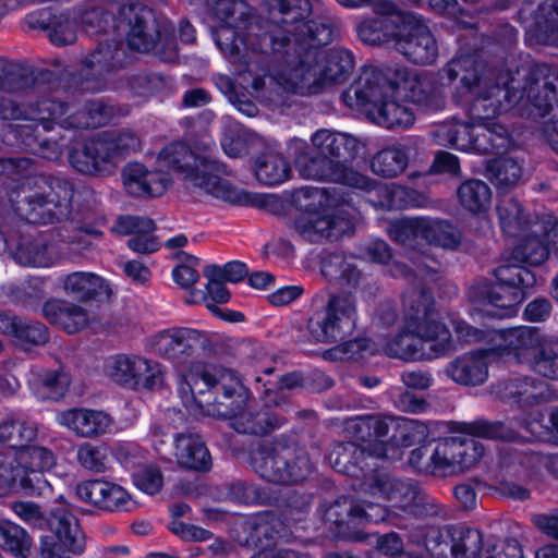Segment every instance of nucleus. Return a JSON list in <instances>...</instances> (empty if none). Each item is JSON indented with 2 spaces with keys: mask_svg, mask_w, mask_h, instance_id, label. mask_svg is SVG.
Instances as JSON below:
<instances>
[{
  "mask_svg": "<svg viewBox=\"0 0 558 558\" xmlns=\"http://www.w3.org/2000/svg\"><path fill=\"white\" fill-rule=\"evenodd\" d=\"M269 4L271 11L292 15L284 21L282 40L259 59L267 68L283 71L284 88L311 95L349 78L354 69L351 51L336 48L326 53L322 49L337 36L338 29L331 20H306L312 12L310 0H269Z\"/></svg>",
  "mask_w": 558,
  "mask_h": 558,
  "instance_id": "f257e3e1",
  "label": "nucleus"
},
{
  "mask_svg": "<svg viewBox=\"0 0 558 558\" xmlns=\"http://www.w3.org/2000/svg\"><path fill=\"white\" fill-rule=\"evenodd\" d=\"M387 456L385 445L348 441L336 445L329 453L332 468L353 477L363 476L362 492L388 500L401 511L417 518H435L445 513L444 506L421 484L412 478L398 477L386 469H374L368 474L369 459Z\"/></svg>",
  "mask_w": 558,
  "mask_h": 558,
  "instance_id": "f03ea898",
  "label": "nucleus"
},
{
  "mask_svg": "<svg viewBox=\"0 0 558 558\" xmlns=\"http://www.w3.org/2000/svg\"><path fill=\"white\" fill-rule=\"evenodd\" d=\"M214 14L220 24L211 28L215 43L234 64H246L245 52L258 60L267 51H274L282 40L286 22L292 15L280 13V19L264 16L244 0H216Z\"/></svg>",
  "mask_w": 558,
  "mask_h": 558,
  "instance_id": "7ed1b4c3",
  "label": "nucleus"
},
{
  "mask_svg": "<svg viewBox=\"0 0 558 558\" xmlns=\"http://www.w3.org/2000/svg\"><path fill=\"white\" fill-rule=\"evenodd\" d=\"M408 81L409 70L403 65L364 68L342 98L349 107L374 106L377 123L387 129L408 128L415 119L412 110L393 100Z\"/></svg>",
  "mask_w": 558,
  "mask_h": 558,
  "instance_id": "20e7f679",
  "label": "nucleus"
},
{
  "mask_svg": "<svg viewBox=\"0 0 558 558\" xmlns=\"http://www.w3.org/2000/svg\"><path fill=\"white\" fill-rule=\"evenodd\" d=\"M311 143L317 158L299 159L298 167L303 177L326 180L363 191H373L377 182L352 168L363 148L362 142L352 134L320 129Z\"/></svg>",
  "mask_w": 558,
  "mask_h": 558,
  "instance_id": "39448f33",
  "label": "nucleus"
},
{
  "mask_svg": "<svg viewBox=\"0 0 558 558\" xmlns=\"http://www.w3.org/2000/svg\"><path fill=\"white\" fill-rule=\"evenodd\" d=\"M159 165L171 169L194 187L232 205H246L251 196L219 177V166L213 159L210 147L193 149L184 142L167 145L157 158Z\"/></svg>",
  "mask_w": 558,
  "mask_h": 558,
  "instance_id": "423d86ee",
  "label": "nucleus"
},
{
  "mask_svg": "<svg viewBox=\"0 0 558 558\" xmlns=\"http://www.w3.org/2000/svg\"><path fill=\"white\" fill-rule=\"evenodd\" d=\"M186 383L197 405L213 416L231 417L247 401L248 391L238 374L221 365L193 363Z\"/></svg>",
  "mask_w": 558,
  "mask_h": 558,
  "instance_id": "0eeeda50",
  "label": "nucleus"
},
{
  "mask_svg": "<svg viewBox=\"0 0 558 558\" xmlns=\"http://www.w3.org/2000/svg\"><path fill=\"white\" fill-rule=\"evenodd\" d=\"M11 509L25 523L48 530L50 535L41 536L43 558H63L65 553L80 554L85 547V536L78 520L65 507L59 506L47 514L39 505L31 501L12 502Z\"/></svg>",
  "mask_w": 558,
  "mask_h": 558,
  "instance_id": "6e6552de",
  "label": "nucleus"
},
{
  "mask_svg": "<svg viewBox=\"0 0 558 558\" xmlns=\"http://www.w3.org/2000/svg\"><path fill=\"white\" fill-rule=\"evenodd\" d=\"M141 146L138 136L130 131L100 132L84 138L69 151V162L77 172L106 178L113 174L120 161Z\"/></svg>",
  "mask_w": 558,
  "mask_h": 558,
  "instance_id": "1a4fd4ad",
  "label": "nucleus"
},
{
  "mask_svg": "<svg viewBox=\"0 0 558 558\" xmlns=\"http://www.w3.org/2000/svg\"><path fill=\"white\" fill-rule=\"evenodd\" d=\"M252 463L262 478L279 485L303 483L315 469L306 449L287 435L262 444L255 450Z\"/></svg>",
  "mask_w": 558,
  "mask_h": 558,
  "instance_id": "9d476101",
  "label": "nucleus"
},
{
  "mask_svg": "<svg viewBox=\"0 0 558 558\" xmlns=\"http://www.w3.org/2000/svg\"><path fill=\"white\" fill-rule=\"evenodd\" d=\"M73 196L74 186L66 179L39 174L28 179L16 210L29 223L61 222L72 213Z\"/></svg>",
  "mask_w": 558,
  "mask_h": 558,
  "instance_id": "9b49d317",
  "label": "nucleus"
},
{
  "mask_svg": "<svg viewBox=\"0 0 558 558\" xmlns=\"http://www.w3.org/2000/svg\"><path fill=\"white\" fill-rule=\"evenodd\" d=\"M499 348L519 362H529L543 377L558 379V341L546 340L537 328L514 327L499 331Z\"/></svg>",
  "mask_w": 558,
  "mask_h": 558,
  "instance_id": "f8f14e48",
  "label": "nucleus"
},
{
  "mask_svg": "<svg viewBox=\"0 0 558 558\" xmlns=\"http://www.w3.org/2000/svg\"><path fill=\"white\" fill-rule=\"evenodd\" d=\"M494 94H502L509 106L518 105L525 98L539 110L541 116H545L554 106L558 108V74L547 64H535L529 69L522 86L511 80L505 86H497Z\"/></svg>",
  "mask_w": 558,
  "mask_h": 558,
  "instance_id": "ddd939ff",
  "label": "nucleus"
},
{
  "mask_svg": "<svg viewBox=\"0 0 558 558\" xmlns=\"http://www.w3.org/2000/svg\"><path fill=\"white\" fill-rule=\"evenodd\" d=\"M356 311L351 295H330L326 306L307 320V330L316 342H342L355 328Z\"/></svg>",
  "mask_w": 558,
  "mask_h": 558,
  "instance_id": "4468645a",
  "label": "nucleus"
},
{
  "mask_svg": "<svg viewBox=\"0 0 558 558\" xmlns=\"http://www.w3.org/2000/svg\"><path fill=\"white\" fill-rule=\"evenodd\" d=\"M132 62L124 43L120 39H105L78 61V74L87 89L101 90L106 77L125 69Z\"/></svg>",
  "mask_w": 558,
  "mask_h": 558,
  "instance_id": "2eb2a0df",
  "label": "nucleus"
},
{
  "mask_svg": "<svg viewBox=\"0 0 558 558\" xmlns=\"http://www.w3.org/2000/svg\"><path fill=\"white\" fill-rule=\"evenodd\" d=\"M21 459L28 463L3 469L2 478L9 490L26 496L41 495L49 488L44 471L54 465L53 453L44 448L28 445L22 449Z\"/></svg>",
  "mask_w": 558,
  "mask_h": 558,
  "instance_id": "dca6fc26",
  "label": "nucleus"
},
{
  "mask_svg": "<svg viewBox=\"0 0 558 558\" xmlns=\"http://www.w3.org/2000/svg\"><path fill=\"white\" fill-rule=\"evenodd\" d=\"M54 104L62 105L61 112L58 116H49L47 122L54 123L65 130H95L110 123V121L121 114V109L102 98H94L84 101L81 105L51 99Z\"/></svg>",
  "mask_w": 558,
  "mask_h": 558,
  "instance_id": "f3484780",
  "label": "nucleus"
},
{
  "mask_svg": "<svg viewBox=\"0 0 558 558\" xmlns=\"http://www.w3.org/2000/svg\"><path fill=\"white\" fill-rule=\"evenodd\" d=\"M156 354L177 363H185L197 350L203 356L216 353V345L206 332L192 328H173L158 332L151 341Z\"/></svg>",
  "mask_w": 558,
  "mask_h": 558,
  "instance_id": "a211bd4d",
  "label": "nucleus"
},
{
  "mask_svg": "<svg viewBox=\"0 0 558 558\" xmlns=\"http://www.w3.org/2000/svg\"><path fill=\"white\" fill-rule=\"evenodd\" d=\"M393 47L410 62L418 65L432 64L438 56L433 34L416 15H402Z\"/></svg>",
  "mask_w": 558,
  "mask_h": 558,
  "instance_id": "6ab92c4d",
  "label": "nucleus"
},
{
  "mask_svg": "<svg viewBox=\"0 0 558 558\" xmlns=\"http://www.w3.org/2000/svg\"><path fill=\"white\" fill-rule=\"evenodd\" d=\"M435 444L440 478L464 473L484 454L483 445L468 436L446 437Z\"/></svg>",
  "mask_w": 558,
  "mask_h": 558,
  "instance_id": "aec40b11",
  "label": "nucleus"
},
{
  "mask_svg": "<svg viewBox=\"0 0 558 558\" xmlns=\"http://www.w3.org/2000/svg\"><path fill=\"white\" fill-rule=\"evenodd\" d=\"M399 417L389 415H366L348 418L344 428L351 436L363 442L385 445L387 456L381 460H392L393 440L399 425Z\"/></svg>",
  "mask_w": 558,
  "mask_h": 558,
  "instance_id": "412c9836",
  "label": "nucleus"
},
{
  "mask_svg": "<svg viewBox=\"0 0 558 558\" xmlns=\"http://www.w3.org/2000/svg\"><path fill=\"white\" fill-rule=\"evenodd\" d=\"M283 524L272 513H256L234 524L235 541L248 548H266L281 537Z\"/></svg>",
  "mask_w": 558,
  "mask_h": 558,
  "instance_id": "4be33fe9",
  "label": "nucleus"
},
{
  "mask_svg": "<svg viewBox=\"0 0 558 558\" xmlns=\"http://www.w3.org/2000/svg\"><path fill=\"white\" fill-rule=\"evenodd\" d=\"M109 376L118 384L137 389H155L162 385L159 372H153L146 360L138 356L117 355L108 366Z\"/></svg>",
  "mask_w": 558,
  "mask_h": 558,
  "instance_id": "5701e85b",
  "label": "nucleus"
},
{
  "mask_svg": "<svg viewBox=\"0 0 558 558\" xmlns=\"http://www.w3.org/2000/svg\"><path fill=\"white\" fill-rule=\"evenodd\" d=\"M128 20L129 32L126 36L128 47L141 53H147L157 47L158 38L162 34L165 21H159L153 11L136 5L133 12L122 14Z\"/></svg>",
  "mask_w": 558,
  "mask_h": 558,
  "instance_id": "b1692460",
  "label": "nucleus"
},
{
  "mask_svg": "<svg viewBox=\"0 0 558 558\" xmlns=\"http://www.w3.org/2000/svg\"><path fill=\"white\" fill-rule=\"evenodd\" d=\"M525 474L524 456L518 451H506L500 456L498 472L495 474L489 489L514 500H526L531 493L519 483Z\"/></svg>",
  "mask_w": 558,
  "mask_h": 558,
  "instance_id": "393cba45",
  "label": "nucleus"
},
{
  "mask_svg": "<svg viewBox=\"0 0 558 558\" xmlns=\"http://www.w3.org/2000/svg\"><path fill=\"white\" fill-rule=\"evenodd\" d=\"M313 204L305 205L293 222L294 231L305 241L317 243L322 240H338L345 232L349 222L332 215H322L308 209Z\"/></svg>",
  "mask_w": 558,
  "mask_h": 558,
  "instance_id": "a878e982",
  "label": "nucleus"
},
{
  "mask_svg": "<svg viewBox=\"0 0 558 558\" xmlns=\"http://www.w3.org/2000/svg\"><path fill=\"white\" fill-rule=\"evenodd\" d=\"M121 177L126 193L143 198L161 196L172 183L167 172L149 171L140 162H129L122 169Z\"/></svg>",
  "mask_w": 558,
  "mask_h": 558,
  "instance_id": "bb28decb",
  "label": "nucleus"
},
{
  "mask_svg": "<svg viewBox=\"0 0 558 558\" xmlns=\"http://www.w3.org/2000/svg\"><path fill=\"white\" fill-rule=\"evenodd\" d=\"M32 123H10L8 131L15 138V143L26 151L37 154L46 159H57L62 154L64 146L63 140L45 136V130L40 121H31Z\"/></svg>",
  "mask_w": 558,
  "mask_h": 558,
  "instance_id": "cd10ccee",
  "label": "nucleus"
},
{
  "mask_svg": "<svg viewBox=\"0 0 558 558\" xmlns=\"http://www.w3.org/2000/svg\"><path fill=\"white\" fill-rule=\"evenodd\" d=\"M410 99L425 111H439L446 107V90L450 86L441 71L415 76L408 81Z\"/></svg>",
  "mask_w": 558,
  "mask_h": 558,
  "instance_id": "c85d7f7f",
  "label": "nucleus"
},
{
  "mask_svg": "<svg viewBox=\"0 0 558 558\" xmlns=\"http://www.w3.org/2000/svg\"><path fill=\"white\" fill-rule=\"evenodd\" d=\"M445 374L457 385L481 386L488 378L487 354L476 350L458 355L447 364Z\"/></svg>",
  "mask_w": 558,
  "mask_h": 558,
  "instance_id": "c756f323",
  "label": "nucleus"
},
{
  "mask_svg": "<svg viewBox=\"0 0 558 558\" xmlns=\"http://www.w3.org/2000/svg\"><path fill=\"white\" fill-rule=\"evenodd\" d=\"M75 490L80 499L102 510H120L130 502V495L123 487L104 480L84 481Z\"/></svg>",
  "mask_w": 558,
  "mask_h": 558,
  "instance_id": "7c9ffc66",
  "label": "nucleus"
},
{
  "mask_svg": "<svg viewBox=\"0 0 558 558\" xmlns=\"http://www.w3.org/2000/svg\"><path fill=\"white\" fill-rule=\"evenodd\" d=\"M61 109L62 105L54 104L48 98L24 105L13 98L0 96L1 121H40L45 130H50L51 123L47 122V119L49 116H58Z\"/></svg>",
  "mask_w": 558,
  "mask_h": 558,
  "instance_id": "2f4dec72",
  "label": "nucleus"
},
{
  "mask_svg": "<svg viewBox=\"0 0 558 558\" xmlns=\"http://www.w3.org/2000/svg\"><path fill=\"white\" fill-rule=\"evenodd\" d=\"M405 324L413 336L421 339V345L427 349L430 359L444 355L452 349L449 329L435 320L432 315L421 319L405 320Z\"/></svg>",
  "mask_w": 558,
  "mask_h": 558,
  "instance_id": "473e14b6",
  "label": "nucleus"
},
{
  "mask_svg": "<svg viewBox=\"0 0 558 558\" xmlns=\"http://www.w3.org/2000/svg\"><path fill=\"white\" fill-rule=\"evenodd\" d=\"M59 422L78 437L96 438L107 433L112 420L102 411L74 408L61 412Z\"/></svg>",
  "mask_w": 558,
  "mask_h": 558,
  "instance_id": "72a5a7b5",
  "label": "nucleus"
},
{
  "mask_svg": "<svg viewBox=\"0 0 558 558\" xmlns=\"http://www.w3.org/2000/svg\"><path fill=\"white\" fill-rule=\"evenodd\" d=\"M174 457L180 468L206 472L211 466V456L197 434H179L174 442Z\"/></svg>",
  "mask_w": 558,
  "mask_h": 558,
  "instance_id": "f704fd0d",
  "label": "nucleus"
},
{
  "mask_svg": "<svg viewBox=\"0 0 558 558\" xmlns=\"http://www.w3.org/2000/svg\"><path fill=\"white\" fill-rule=\"evenodd\" d=\"M232 427L241 434L264 436L282 426L287 418L269 409L242 408L230 417Z\"/></svg>",
  "mask_w": 558,
  "mask_h": 558,
  "instance_id": "c9c22d12",
  "label": "nucleus"
},
{
  "mask_svg": "<svg viewBox=\"0 0 558 558\" xmlns=\"http://www.w3.org/2000/svg\"><path fill=\"white\" fill-rule=\"evenodd\" d=\"M43 314L51 324L60 326L68 333L78 332L90 320L85 308L60 300L47 301L43 306Z\"/></svg>",
  "mask_w": 558,
  "mask_h": 558,
  "instance_id": "e433bc0d",
  "label": "nucleus"
},
{
  "mask_svg": "<svg viewBox=\"0 0 558 558\" xmlns=\"http://www.w3.org/2000/svg\"><path fill=\"white\" fill-rule=\"evenodd\" d=\"M533 45L558 47V0H544L535 11V24L529 32Z\"/></svg>",
  "mask_w": 558,
  "mask_h": 558,
  "instance_id": "4c0bfd02",
  "label": "nucleus"
},
{
  "mask_svg": "<svg viewBox=\"0 0 558 558\" xmlns=\"http://www.w3.org/2000/svg\"><path fill=\"white\" fill-rule=\"evenodd\" d=\"M485 65L475 56H461L450 60L441 71L451 85L457 78L468 92H473L483 83Z\"/></svg>",
  "mask_w": 558,
  "mask_h": 558,
  "instance_id": "58836bf2",
  "label": "nucleus"
},
{
  "mask_svg": "<svg viewBox=\"0 0 558 558\" xmlns=\"http://www.w3.org/2000/svg\"><path fill=\"white\" fill-rule=\"evenodd\" d=\"M64 290L68 294L81 302L94 299H109L111 290L105 283V280L92 272H73L65 277L63 281Z\"/></svg>",
  "mask_w": 558,
  "mask_h": 558,
  "instance_id": "ea45409f",
  "label": "nucleus"
},
{
  "mask_svg": "<svg viewBox=\"0 0 558 558\" xmlns=\"http://www.w3.org/2000/svg\"><path fill=\"white\" fill-rule=\"evenodd\" d=\"M473 137V151L478 154L504 153L511 145L508 129L493 121L476 123Z\"/></svg>",
  "mask_w": 558,
  "mask_h": 558,
  "instance_id": "a19ab883",
  "label": "nucleus"
},
{
  "mask_svg": "<svg viewBox=\"0 0 558 558\" xmlns=\"http://www.w3.org/2000/svg\"><path fill=\"white\" fill-rule=\"evenodd\" d=\"M32 26L45 31L56 46L72 45L77 38L76 22L65 12H49L47 17L37 20Z\"/></svg>",
  "mask_w": 558,
  "mask_h": 558,
  "instance_id": "79ce46f5",
  "label": "nucleus"
},
{
  "mask_svg": "<svg viewBox=\"0 0 558 558\" xmlns=\"http://www.w3.org/2000/svg\"><path fill=\"white\" fill-rule=\"evenodd\" d=\"M402 15L375 16L364 20L359 28L360 39L372 46L395 41Z\"/></svg>",
  "mask_w": 558,
  "mask_h": 558,
  "instance_id": "37998d69",
  "label": "nucleus"
},
{
  "mask_svg": "<svg viewBox=\"0 0 558 558\" xmlns=\"http://www.w3.org/2000/svg\"><path fill=\"white\" fill-rule=\"evenodd\" d=\"M12 255L23 266L46 267L52 263L53 248L44 239L21 238Z\"/></svg>",
  "mask_w": 558,
  "mask_h": 558,
  "instance_id": "c03bdc74",
  "label": "nucleus"
},
{
  "mask_svg": "<svg viewBox=\"0 0 558 558\" xmlns=\"http://www.w3.org/2000/svg\"><path fill=\"white\" fill-rule=\"evenodd\" d=\"M459 204L473 215L486 211L492 202L490 187L482 180L469 179L457 189Z\"/></svg>",
  "mask_w": 558,
  "mask_h": 558,
  "instance_id": "a18cd8bd",
  "label": "nucleus"
},
{
  "mask_svg": "<svg viewBox=\"0 0 558 558\" xmlns=\"http://www.w3.org/2000/svg\"><path fill=\"white\" fill-rule=\"evenodd\" d=\"M384 351L389 357L403 361L430 359L427 349L422 348L421 339L413 336L407 328V324L400 332L387 341Z\"/></svg>",
  "mask_w": 558,
  "mask_h": 558,
  "instance_id": "49530a36",
  "label": "nucleus"
},
{
  "mask_svg": "<svg viewBox=\"0 0 558 558\" xmlns=\"http://www.w3.org/2000/svg\"><path fill=\"white\" fill-rule=\"evenodd\" d=\"M33 83V71L28 65L0 57V92H25Z\"/></svg>",
  "mask_w": 558,
  "mask_h": 558,
  "instance_id": "de8ad7c7",
  "label": "nucleus"
},
{
  "mask_svg": "<svg viewBox=\"0 0 558 558\" xmlns=\"http://www.w3.org/2000/svg\"><path fill=\"white\" fill-rule=\"evenodd\" d=\"M480 302L492 304L498 308H511L524 300V291L509 286L483 283L474 288Z\"/></svg>",
  "mask_w": 558,
  "mask_h": 558,
  "instance_id": "09e8293b",
  "label": "nucleus"
},
{
  "mask_svg": "<svg viewBox=\"0 0 558 558\" xmlns=\"http://www.w3.org/2000/svg\"><path fill=\"white\" fill-rule=\"evenodd\" d=\"M290 165L280 154L267 153L256 159V178L266 185L282 183L290 177Z\"/></svg>",
  "mask_w": 558,
  "mask_h": 558,
  "instance_id": "8fccbe9b",
  "label": "nucleus"
},
{
  "mask_svg": "<svg viewBox=\"0 0 558 558\" xmlns=\"http://www.w3.org/2000/svg\"><path fill=\"white\" fill-rule=\"evenodd\" d=\"M475 124L442 123L436 128L433 135L439 144H448L463 151H473Z\"/></svg>",
  "mask_w": 558,
  "mask_h": 558,
  "instance_id": "3c124183",
  "label": "nucleus"
},
{
  "mask_svg": "<svg viewBox=\"0 0 558 558\" xmlns=\"http://www.w3.org/2000/svg\"><path fill=\"white\" fill-rule=\"evenodd\" d=\"M359 501L351 497L338 498L325 513V519L335 525V532L341 537L349 536L350 524L356 523Z\"/></svg>",
  "mask_w": 558,
  "mask_h": 558,
  "instance_id": "603ef678",
  "label": "nucleus"
},
{
  "mask_svg": "<svg viewBox=\"0 0 558 558\" xmlns=\"http://www.w3.org/2000/svg\"><path fill=\"white\" fill-rule=\"evenodd\" d=\"M451 555L453 558H478L486 544L481 531L471 527L453 529L451 533Z\"/></svg>",
  "mask_w": 558,
  "mask_h": 558,
  "instance_id": "864d4df0",
  "label": "nucleus"
},
{
  "mask_svg": "<svg viewBox=\"0 0 558 558\" xmlns=\"http://www.w3.org/2000/svg\"><path fill=\"white\" fill-rule=\"evenodd\" d=\"M0 547L17 558H33L32 539L26 531L12 522H0Z\"/></svg>",
  "mask_w": 558,
  "mask_h": 558,
  "instance_id": "5fc2aeb1",
  "label": "nucleus"
},
{
  "mask_svg": "<svg viewBox=\"0 0 558 558\" xmlns=\"http://www.w3.org/2000/svg\"><path fill=\"white\" fill-rule=\"evenodd\" d=\"M496 210L501 228L508 235L515 236L527 229L530 220L515 198L505 197L500 199Z\"/></svg>",
  "mask_w": 558,
  "mask_h": 558,
  "instance_id": "6e6d98bb",
  "label": "nucleus"
},
{
  "mask_svg": "<svg viewBox=\"0 0 558 558\" xmlns=\"http://www.w3.org/2000/svg\"><path fill=\"white\" fill-rule=\"evenodd\" d=\"M423 239L429 244L453 250L461 242V232L447 220L424 218Z\"/></svg>",
  "mask_w": 558,
  "mask_h": 558,
  "instance_id": "4d7b16f0",
  "label": "nucleus"
},
{
  "mask_svg": "<svg viewBox=\"0 0 558 558\" xmlns=\"http://www.w3.org/2000/svg\"><path fill=\"white\" fill-rule=\"evenodd\" d=\"M36 437V428L25 421L7 417L0 423V444L24 449Z\"/></svg>",
  "mask_w": 558,
  "mask_h": 558,
  "instance_id": "13d9d810",
  "label": "nucleus"
},
{
  "mask_svg": "<svg viewBox=\"0 0 558 558\" xmlns=\"http://www.w3.org/2000/svg\"><path fill=\"white\" fill-rule=\"evenodd\" d=\"M16 322L11 337L24 350L45 345L49 341V329L43 323L23 317H19Z\"/></svg>",
  "mask_w": 558,
  "mask_h": 558,
  "instance_id": "bf43d9fd",
  "label": "nucleus"
},
{
  "mask_svg": "<svg viewBox=\"0 0 558 558\" xmlns=\"http://www.w3.org/2000/svg\"><path fill=\"white\" fill-rule=\"evenodd\" d=\"M408 166V156L397 147H388L378 151L371 161L372 171L383 178H395Z\"/></svg>",
  "mask_w": 558,
  "mask_h": 558,
  "instance_id": "052dcab7",
  "label": "nucleus"
},
{
  "mask_svg": "<svg viewBox=\"0 0 558 558\" xmlns=\"http://www.w3.org/2000/svg\"><path fill=\"white\" fill-rule=\"evenodd\" d=\"M322 274L329 279L339 277L343 283L352 289H356L363 280L362 271L337 254L330 255L323 260Z\"/></svg>",
  "mask_w": 558,
  "mask_h": 558,
  "instance_id": "680f3d73",
  "label": "nucleus"
},
{
  "mask_svg": "<svg viewBox=\"0 0 558 558\" xmlns=\"http://www.w3.org/2000/svg\"><path fill=\"white\" fill-rule=\"evenodd\" d=\"M486 175L499 186H513L522 175V168L512 157L494 158L486 163Z\"/></svg>",
  "mask_w": 558,
  "mask_h": 558,
  "instance_id": "e2e57ef3",
  "label": "nucleus"
},
{
  "mask_svg": "<svg viewBox=\"0 0 558 558\" xmlns=\"http://www.w3.org/2000/svg\"><path fill=\"white\" fill-rule=\"evenodd\" d=\"M429 435L428 426L414 420L400 418L396 438L393 440L392 459L399 457L398 448L412 447L426 440Z\"/></svg>",
  "mask_w": 558,
  "mask_h": 558,
  "instance_id": "0e129e2a",
  "label": "nucleus"
},
{
  "mask_svg": "<svg viewBox=\"0 0 558 558\" xmlns=\"http://www.w3.org/2000/svg\"><path fill=\"white\" fill-rule=\"evenodd\" d=\"M555 398L556 393L550 389L548 383L534 377L522 376L519 407H534L550 402Z\"/></svg>",
  "mask_w": 558,
  "mask_h": 558,
  "instance_id": "69168bd1",
  "label": "nucleus"
},
{
  "mask_svg": "<svg viewBox=\"0 0 558 558\" xmlns=\"http://www.w3.org/2000/svg\"><path fill=\"white\" fill-rule=\"evenodd\" d=\"M436 459V444L434 441L413 449L410 452L408 463L420 475L440 478Z\"/></svg>",
  "mask_w": 558,
  "mask_h": 558,
  "instance_id": "338daca9",
  "label": "nucleus"
},
{
  "mask_svg": "<svg viewBox=\"0 0 558 558\" xmlns=\"http://www.w3.org/2000/svg\"><path fill=\"white\" fill-rule=\"evenodd\" d=\"M493 274L498 283L521 290L532 288L536 282L535 275L518 264L500 265L494 269Z\"/></svg>",
  "mask_w": 558,
  "mask_h": 558,
  "instance_id": "774afa93",
  "label": "nucleus"
}]
</instances>
